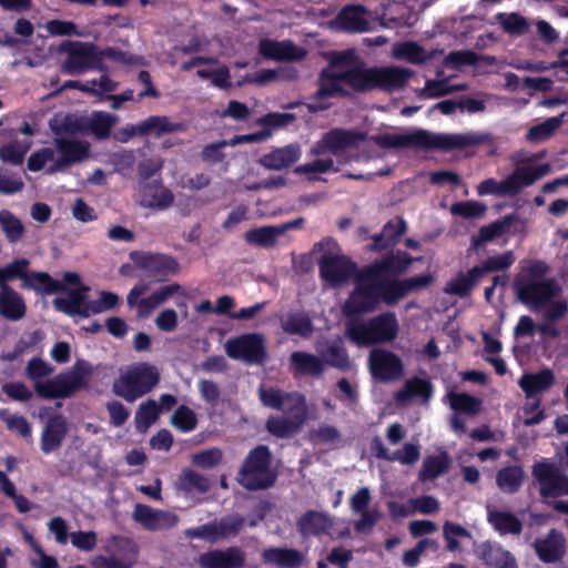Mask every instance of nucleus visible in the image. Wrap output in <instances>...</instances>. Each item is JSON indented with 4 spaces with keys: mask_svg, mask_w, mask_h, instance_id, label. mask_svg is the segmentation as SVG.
Returning a JSON list of instances; mask_svg holds the SVG:
<instances>
[{
    "mask_svg": "<svg viewBox=\"0 0 568 568\" xmlns=\"http://www.w3.org/2000/svg\"><path fill=\"white\" fill-rule=\"evenodd\" d=\"M412 75V70L395 65L365 69L353 51H346L334 55L322 71L315 98L326 99L374 88L396 91L404 88Z\"/></svg>",
    "mask_w": 568,
    "mask_h": 568,
    "instance_id": "obj_1",
    "label": "nucleus"
},
{
    "mask_svg": "<svg viewBox=\"0 0 568 568\" xmlns=\"http://www.w3.org/2000/svg\"><path fill=\"white\" fill-rule=\"evenodd\" d=\"M413 262L410 257H386L361 271L354 276V288L342 306L346 317H356L374 312L381 302L392 306L388 301L389 273H400Z\"/></svg>",
    "mask_w": 568,
    "mask_h": 568,
    "instance_id": "obj_2",
    "label": "nucleus"
},
{
    "mask_svg": "<svg viewBox=\"0 0 568 568\" xmlns=\"http://www.w3.org/2000/svg\"><path fill=\"white\" fill-rule=\"evenodd\" d=\"M549 266L545 261H529L515 276L513 288L517 300L531 310H539L557 297L561 288L554 278H547Z\"/></svg>",
    "mask_w": 568,
    "mask_h": 568,
    "instance_id": "obj_3",
    "label": "nucleus"
},
{
    "mask_svg": "<svg viewBox=\"0 0 568 568\" xmlns=\"http://www.w3.org/2000/svg\"><path fill=\"white\" fill-rule=\"evenodd\" d=\"M160 382L159 369L146 362L134 363L119 369L112 392L129 403L150 393Z\"/></svg>",
    "mask_w": 568,
    "mask_h": 568,
    "instance_id": "obj_4",
    "label": "nucleus"
},
{
    "mask_svg": "<svg viewBox=\"0 0 568 568\" xmlns=\"http://www.w3.org/2000/svg\"><path fill=\"white\" fill-rule=\"evenodd\" d=\"M398 332V320L392 312L376 315L368 321L351 320L346 325V335L357 345L390 343Z\"/></svg>",
    "mask_w": 568,
    "mask_h": 568,
    "instance_id": "obj_5",
    "label": "nucleus"
},
{
    "mask_svg": "<svg viewBox=\"0 0 568 568\" xmlns=\"http://www.w3.org/2000/svg\"><path fill=\"white\" fill-rule=\"evenodd\" d=\"M383 148H419L426 150L449 151L462 145V138L454 134L434 133L418 129L400 134H384L374 138Z\"/></svg>",
    "mask_w": 568,
    "mask_h": 568,
    "instance_id": "obj_6",
    "label": "nucleus"
},
{
    "mask_svg": "<svg viewBox=\"0 0 568 568\" xmlns=\"http://www.w3.org/2000/svg\"><path fill=\"white\" fill-rule=\"evenodd\" d=\"M548 172L547 165L520 166L501 181L493 178L486 179L477 186L480 196L493 194L497 196H514L524 186H529L541 179Z\"/></svg>",
    "mask_w": 568,
    "mask_h": 568,
    "instance_id": "obj_7",
    "label": "nucleus"
},
{
    "mask_svg": "<svg viewBox=\"0 0 568 568\" xmlns=\"http://www.w3.org/2000/svg\"><path fill=\"white\" fill-rule=\"evenodd\" d=\"M90 368L84 362H77L71 369L37 384L36 393L43 398H67L88 384Z\"/></svg>",
    "mask_w": 568,
    "mask_h": 568,
    "instance_id": "obj_8",
    "label": "nucleus"
},
{
    "mask_svg": "<svg viewBox=\"0 0 568 568\" xmlns=\"http://www.w3.org/2000/svg\"><path fill=\"white\" fill-rule=\"evenodd\" d=\"M275 480L271 469V454L266 446L250 452L239 473V481L250 490L265 489Z\"/></svg>",
    "mask_w": 568,
    "mask_h": 568,
    "instance_id": "obj_9",
    "label": "nucleus"
},
{
    "mask_svg": "<svg viewBox=\"0 0 568 568\" xmlns=\"http://www.w3.org/2000/svg\"><path fill=\"white\" fill-rule=\"evenodd\" d=\"M326 244L331 250L322 255L318 261L321 276L332 285H339L354 277L358 272L356 266L344 254H342L332 240L321 243Z\"/></svg>",
    "mask_w": 568,
    "mask_h": 568,
    "instance_id": "obj_10",
    "label": "nucleus"
},
{
    "mask_svg": "<svg viewBox=\"0 0 568 568\" xmlns=\"http://www.w3.org/2000/svg\"><path fill=\"white\" fill-rule=\"evenodd\" d=\"M149 291L148 284H138L131 288L126 296V303L130 307H136L139 317L150 316L154 310L165 303L173 295L181 293L182 287L179 284H170L154 291L150 296L140 298Z\"/></svg>",
    "mask_w": 568,
    "mask_h": 568,
    "instance_id": "obj_11",
    "label": "nucleus"
},
{
    "mask_svg": "<svg viewBox=\"0 0 568 568\" xmlns=\"http://www.w3.org/2000/svg\"><path fill=\"white\" fill-rule=\"evenodd\" d=\"M531 474L539 483V494L542 498L568 495V476L556 464L537 462L532 466Z\"/></svg>",
    "mask_w": 568,
    "mask_h": 568,
    "instance_id": "obj_12",
    "label": "nucleus"
},
{
    "mask_svg": "<svg viewBox=\"0 0 568 568\" xmlns=\"http://www.w3.org/2000/svg\"><path fill=\"white\" fill-rule=\"evenodd\" d=\"M224 349L229 357L246 363H261L266 357L264 337L257 333L230 338L225 342Z\"/></svg>",
    "mask_w": 568,
    "mask_h": 568,
    "instance_id": "obj_13",
    "label": "nucleus"
},
{
    "mask_svg": "<svg viewBox=\"0 0 568 568\" xmlns=\"http://www.w3.org/2000/svg\"><path fill=\"white\" fill-rule=\"evenodd\" d=\"M365 140V135L361 132L344 129H333L326 132L320 141H317L310 150V154L314 156L322 155L326 152L338 154Z\"/></svg>",
    "mask_w": 568,
    "mask_h": 568,
    "instance_id": "obj_14",
    "label": "nucleus"
},
{
    "mask_svg": "<svg viewBox=\"0 0 568 568\" xmlns=\"http://www.w3.org/2000/svg\"><path fill=\"white\" fill-rule=\"evenodd\" d=\"M244 526V518L240 516H230L220 521H213L200 527L185 530L184 535L189 538H200L210 542H217L223 539L235 537Z\"/></svg>",
    "mask_w": 568,
    "mask_h": 568,
    "instance_id": "obj_15",
    "label": "nucleus"
},
{
    "mask_svg": "<svg viewBox=\"0 0 568 568\" xmlns=\"http://www.w3.org/2000/svg\"><path fill=\"white\" fill-rule=\"evenodd\" d=\"M525 227L517 212H513L478 230L477 235L471 236V246L478 248L486 242L493 241L506 234L516 235Z\"/></svg>",
    "mask_w": 568,
    "mask_h": 568,
    "instance_id": "obj_16",
    "label": "nucleus"
},
{
    "mask_svg": "<svg viewBox=\"0 0 568 568\" xmlns=\"http://www.w3.org/2000/svg\"><path fill=\"white\" fill-rule=\"evenodd\" d=\"M368 365L373 377L382 382L398 379L404 374L402 359L386 349H373L369 353Z\"/></svg>",
    "mask_w": 568,
    "mask_h": 568,
    "instance_id": "obj_17",
    "label": "nucleus"
},
{
    "mask_svg": "<svg viewBox=\"0 0 568 568\" xmlns=\"http://www.w3.org/2000/svg\"><path fill=\"white\" fill-rule=\"evenodd\" d=\"M285 413L287 416L271 417L266 422L267 430L277 437H288L298 432L307 416L305 398L295 399V406Z\"/></svg>",
    "mask_w": 568,
    "mask_h": 568,
    "instance_id": "obj_18",
    "label": "nucleus"
},
{
    "mask_svg": "<svg viewBox=\"0 0 568 568\" xmlns=\"http://www.w3.org/2000/svg\"><path fill=\"white\" fill-rule=\"evenodd\" d=\"M516 257L513 251H506L501 254L486 257L479 265L470 268L464 275V295L479 283L490 272H505L515 262Z\"/></svg>",
    "mask_w": 568,
    "mask_h": 568,
    "instance_id": "obj_19",
    "label": "nucleus"
},
{
    "mask_svg": "<svg viewBox=\"0 0 568 568\" xmlns=\"http://www.w3.org/2000/svg\"><path fill=\"white\" fill-rule=\"evenodd\" d=\"M99 61V55L92 45L75 43L70 48L61 69L68 74H80L89 69H95Z\"/></svg>",
    "mask_w": 568,
    "mask_h": 568,
    "instance_id": "obj_20",
    "label": "nucleus"
},
{
    "mask_svg": "<svg viewBox=\"0 0 568 568\" xmlns=\"http://www.w3.org/2000/svg\"><path fill=\"white\" fill-rule=\"evenodd\" d=\"M532 547L540 561L556 564L566 554V539L561 531L552 528L545 537L536 538Z\"/></svg>",
    "mask_w": 568,
    "mask_h": 568,
    "instance_id": "obj_21",
    "label": "nucleus"
},
{
    "mask_svg": "<svg viewBox=\"0 0 568 568\" xmlns=\"http://www.w3.org/2000/svg\"><path fill=\"white\" fill-rule=\"evenodd\" d=\"M132 517L148 530L169 529L179 521L178 515L172 511L153 509L141 504L134 507Z\"/></svg>",
    "mask_w": 568,
    "mask_h": 568,
    "instance_id": "obj_22",
    "label": "nucleus"
},
{
    "mask_svg": "<svg viewBox=\"0 0 568 568\" xmlns=\"http://www.w3.org/2000/svg\"><path fill=\"white\" fill-rule=\"evenodd\" d=\"M173 200L172 192L160 182L142 183L139 186L138 202L143 207L165 210Z\"/></svg>",
    "mask_w": 568,
    "mask_h": 568,
    "instance_id": "obj_23",
    "label": "nucleus"
},
{
    "mask_svg": "<svg viewBox=\"0 0 568 568\" xmlns=\"http://www.w3.org/2000/svg\"><path fill=\"white\" fill-rule=\"evenodd\" d=\"M54 145L59 148L60 165H63L64 170L90 158L91 145L88 141L55 138Z\"/></svg>",
    "mask_w": 568,
    "mask_h": 568,
    "instance_id": "obj_24",
    "label": "nucleus"
},
{
    "mask_svg": "<svg viewBox=\"0 0 568 568\" xmlns=\"http://www.w3.org/2000/svg\"><path fill=\"white\" fill-rule=\"evenodd\" d=\"M302 155V148L298 143H291L281 148L273 149L264 154L260 164L267 170L281 171L296 163Z\"/></svg>",
    "mask_w": 568,
    "mask_h": 568,
    "instance_id": "obj_25",
    "label": "nucleus"
},
{
    "mask_svg": "<svg viewBox=\"0 0 568 568\" xmlns=\"http://www.w3.org/2000/svg\"><path fill=\"white\" fill-rule=\"evenodd\" d=\"M260 52L263 57L273 60H301L306 54L304 49L296 47L292 41L270 39L260 42Z\"/></svg>",
    "mask_w": 568,
    "mask_h": 568,
    "instance_id": "obj_26",
    "label": "nucleus"
},
{
    "mask_svg": "<svg viewBox=\"0 0 568 568\" xmlns=\"http://www.w3.org/2000/svg\"><path fill=\"white\" fill-rule=\"evenodd\" d=\"M203 568H241L244 564V554L236 547L226 550H214L200 556Z\"/></svg>",
    "mask_w": 568,
    "mask_h": 568,
    "instance_id": "obj_27",
    "label": "nucleus"
},
{
    "mask_svg": "<svg viewBox=\"0 0 568 568\" xmlns=\"http://www.w3.org/2000/svg\"><path fill=\"white\" fill-rule=\"evenodd\" d=\"M68 433L67 420L61 415L49 418L41 434V449L44 454L57 450Z\"/></svg>",
    "mask_w": 568,
    "mask_h": 568,
    "instance_id": "obj_28",
    "label": "nucleus"
},
{
    "mask_svg": "<svg viewBox=\"0 0 568 568\" xmlns=\"http://www.w3.org/2000/svg\"><path fill=\"white\" fill-rule=\"evenodd\" d=\"M554 384L555 374L550 368L524 374L518 381V385L527 398H534L538 394L547 392Z\"/></svg>",
    "mask_w": 568,
    "mask_h": 568,
    "instance_id": "obj_29",
    "label": "nucleus"
},
{
    "mask_svg": "<svg viewBox=\"0 0 568 568\" xmlns=\"http://www.w3.org/2000/svg\"><path fill=\"white\" fill-rule=\"evenodd\" d=\"M332 24L347 32H364L368 29L366 10L362 6H349L341 10Z\"/></svg>",
    "mask_w": 568,
    "mask_h": 568,
    "instance_id": "obj_30",
    "label": "nucleus"
},
{
    "mask_svg": "<svg viewBox=\"0 0 568 568\" xmlns=\"http://www.w3.org/2000/svg\"><path fill=\"white\" fill-rule=\"evenodd\" d=\"M433 282V275L420 274L417 276H413L403 281L392 280L388 277L389 285V294L388 301L393 302L395 305L398 301H400L408 293L416 292L429 286Z\"/></svg>",
    "mask_w": 568,
    "mask_h": 568,
    "instance_id": "obj_31",
    "label": "nucleus"
},
{
    "mask_svg": "<svg viewBox=\"0 0 568 568\" xmlns=\"http://www.w3.org/2000/svg\"><path fill=\"white\" fill-rule=\"evenodd\" d=\"M26 312L23 297L9 285H0V315L10 321H19Z\"/></svg>",
    "mask_w": 568,
    "mask_h": 568,
    "instance_id": "obj_32",
    "label": "nucleus"
},
{
    "mask_svg": "<svg viewBox=\"0 0 568 568\" xmlns=\"http://www.w3.org/2000/svg\"><path fill=\"white\" fill-rule=\"evenodd\" d=\"M88 288L84 286L69 291L65 295L53 300V305L58 311L68 315H88L90 306L85 304Z\"/></svg>",
    "mask_w": 568,
    "mask_h": 568,
    "instance_id": "obj_33",
    "label": "nucleus"
},
{
    "mask_svg": "<svg viewBox=\"0 0 568 568\" xmlns=\"http://www.w3.org/2000/svg\"><path fill=\"white\" fill-rule=\"evenodd\" d=\"M130 541L123 537L112 536L106 540L105 550L111 552V556H97L92 560V565L95 568H132L135 562V558H124L121 559L113 555V551L116 548H122L129 545Z\"/></svg>",
    "mask_w": 568,
    "mask_h": 568,
    "instance_id": "obj_34",
    "label": "nucleus"
},
{
    "mask_svg": "<svg viewBox=\"0 0 568 568\" xmlns=\"http://www.w3.org/2000/svg\"><path fill=\"white\" fill-rule=\"evenodd\" d=\"M487 520L499 535L519 536L523 531L521 520L507 510L488 509Z\"/></svg>",
    "mask_w": 568,
    "mask_h": 568,
    "instance_id": "obj_35",
    "label": "nucleus"
},
{
    "mask_svg": "<svg viewBox=\"0 0 568 568\" xmlns=\"http://www.w3.org/2000/svg\"><path fill=\"white\" fill-rule=\"evenodd\" d=\"M432 396L433 387L428 381L412 378L406 381L404 387L395 393L394 398L397 403L406 405L415 398H422L423 403H428Z\"/></svg>",
    "mask_w": 568,
    "mask_h": 568,
    "instance_id": "obj_36",
    "label": "nucleus"
},
{
    "mask_svg": "<svg viewBox=\"0 0 568 568\" xmlns=\"http://www.w3.org/2000/svg\"><path fill=\"white\" fill-rule=\"evenodd\" d=\"M139 265L150 275L162 280L178 271V263L170 256L159 254H145L141 256Z\"/></svg>",
    "mask_w": 568,
    "mask_h": 568,
    "instance_id": "obj_37",
    "label": "nucleus"
},
{
    "mask_svg": "<svg viewBox=\"0 0 568 568\" xmlns=\"http://www.w3.org/2000/svg\"><path fill=\"white\" fill-rule=\"evenodd\" d=\"M290 368L294 374L318 376L324 369V362L311 353L293 352L290 356Z\"/></svg>",
    "mask_w": 568,
    "mask_h": 568,
    "instance_id": "obj_38",
    "label": "nucleus"
},
{
    "mask_svg": "<svg viewBox=\"0 0 568 568\" xmlns=\"http://www.w3.org/2000/svg\"><path fill=\"white\" fill-rule=\"evenodd\" d=\"M258 397L264 406L278 409L282 412H286V409L294 407L295 399L304 398V396L297 393H283L273 387H261L258 389Z\"/></svg>",
    "mask_w": 568,
    "mask_h": 568,
    "instance_id": "obj_39",
    "label": "nucleus"
},
{
    "mask_svg": "<svg viewBox=\"0 0 568 568\" xmlns=\"http://www.w3.org/2000/svg\"><path fill=\"white\" fill-rule=\"evenodd\" d=\"M298 527L304 536L326 534L333 527V519L325 513L308 511L298 520Z\"/></svg>",
    "mask_w": 568,
    "mask_h": 568,
    "instance_id": "obj_40",
    "label": "nucleus"
},
{
    "mask_svg": "<svg viewBox=\"0 0 568 568\" xmlns=\"http://www.w3.org/2000/svg\"><path fill=\"white\" fill-rule=\"evenodd\" d=\"M60 152L59 148L53 144L52 148H44L32 153L28 160V169L37 172L43 169L47 164L49 165L48 172L53 173L63 171V165H60Z\"/></svg>",
    "mask_w": 568,
    "mask_h": 568,
    "instance_id": "obj_41",
    "label": "nucleus"
},
{
    "mask_svg": "<svg viewBox=\"0 0 568 568\" xmlns=\"http://www.w3.org/2000/svg\"><path fill=\"white\" fill-rule=\"evenodd\" d=\"M525 471L518 465H510L500 468L496 475L498 488L506 494H515L523 486Z\"/></svg>",
    "mask_w": 568,
    "mask_h": 568,
    "instance_id": "obj_42",
    "label": "nucleus"
},
{
    "mask_svg": "<svg viewBox=\"0 0 568 568\" xmlns=\"http://www.w3.org/2000/svg\"><path fill=\"white\" fill-rule=\"evenodd\" d=\"M263 559L266 564L280 568H296L302 562V556L296 550L285 548H268L263 551Z\"/></svg>",
    "mask_w": 568,
    "mask_h": 568,
    "instance_id": "obj_43",
    "label": "nucleus"
},
{
    "mask_svg": "<svg viewBox=\"0 0 568 568\" xmlns=\"http://www.w3.org/2000/svg\"><path fill=\"white\" fill-rule=\"evenodd\" d=\"M284 233L285 227L273 225L262 226L247 231L245 233V240L252 245L270 247L274 246L278 237H281Z\"/></svg>",
    "mask_w": 568,
    "mask_h": 568,
    "instance_id": "obj_44",
    "label": "nucleus"
},
{
    "mask_svg": "<svg viewBox=\"0 0 568 568\" xmlns=\"http://www.w3.org/2000/svg\"><path fill=\"white\" fill-rule=\"evenodd\" d=\"M22 286L43 294H51L62 290V285L44 272H28Z\"/></svg>",
    "mask_w": 568,
    "mask_h": 568,
    "instance_id": "obj_45",
    "label": "nucleus"
},
{
    "mask_svg": "<svg viewBox=\"0 0 568 568\" xmlns=\"http://www.w3.org/2000/svg\"><path fill=\"white\" fill-rule=\"evenodd\" d=\"M144 131L146 134H154L160 138L164 134L181 132L184 130L183 124L172 122L168 116L152 115L143 120Z\"/></svg>",
    "mask_w": 568,
    "mask_h": 568,
    "instance_id": "obj_46",
    "label": "nucleus"
},
{
    "mask_svg": "<svg viewBox=\"0 0 568 568\" xmlns=\"http://www.w3.org/2000/svg\"><path fill=\"white\" fill-rule=\"evenodd\" d=\"M160 415V406L154 399H148L141 403L135 412V428L140 433L146 429L156 422Z\"/></svg>",
    "mask_w": 568,
    "mask_h": 568,
    "instance_id": "obj_47",
    "label": "nucleus"
},
{
    "mask_svg": "<svg viewBox=\"0 0 568 568\" xmlns=\"http://www.w3.org/2000/svg\"><path fill=\"white\" fill-rule=\"evenodd\" d=\"M562 115L551 116L544 122L532 125L526 133V140L532 143L550 139L556 130L562 124Z\"/></svg>",
    "mask_w": 568,
    "mask_h": 568,
    "instance_id": "obj_48",
    "label": "nucleus"
},
{
    "mask_svg": "<svg viewBox=\"0 0 568 568\" xmlns=\"http://www.w3.org/2000/svg\"><path fill=\"white\" fill-rule=\"evenodd\" d=\"M495 19L508 34L523 36L529 30L527 19L517 12H499L495 16Z\"/></svg>",
    "mask_w": 568,
    "mask_h": 568,
    "instance_id": "obj_49",
    "label": "nucleus"
},
{
    "mask_svg": "<svg viewBox=\"0 0 568 568\" xmlns=\"http://www.w3.org/2000/svg\"><path fill=\"white\" fill-rule=\"evenodd\" d=\"M0 227L6 234L8 241L11 243L21 241L26 233V229L21 220L8 210L0 211Z\"/></svg>",
    "mask_w": 568,
    "mask_h": 568,
    "instance_id": "obj_50",
    "label": "nucleus"
},
{
    "mask_svg": "<svg viewBox=\"0 0 568 568\" xmlns=\"http://www.w3.org/2000/svg\"><path fill=\"white\" fill-rule=\"evenodd\" d=\"M116 122V115L105 112H94L89 118L88 128L97 139H105L109 136L111 129Z\"/></svg>",
    "mask_w": 568,
    "mask_h": 568,
    "instance_id": "obj_51",
    "label": "nucleus"
},
{
    "mask_svg": "<svg viewBox=\"0 0 568 568\" xmlns=\"http://www.w3.org/2000/svg\"><path fill=\"white\" fill-rule=\"evenodd\" d=\"M406 232V223L402 219L388 222L382 233L374 237L373 248L379 250L396 242Z\"/></svg>",
    "mask_w": 568,
    "mask_h": 568,
    "instance_id": "obj_52",
    "label": "nucleus"
},
{
    "mask_svg": "<svg viewBox=\"0 0 568 568\" xmlns=\"http://www.w3.org/2000/svg\"><path fill=\"white\" fill-rule=\"evenodd\" d=\"M483 557L487 565L495 568H518L514 555L501 547H488L484 550Z\"/></svg>",
    "mask_w": 568,
    "mask_h": 568,
    "instance_id": "obj_53",
    "label": "nucleus"
},
{
    "mask_svg": "<svg viewBox=\"0 0 568 568\" xmlns=\"http://www.w3.org/2000/svg\"><path fill=\"white\" fill-rule=\"evenodd\" d=\"M53 372L54 367L39 357L31 358L26 366V376L33 383L34 390L37 384H42Z\"/></svg>",
    "mask_w": 568,
    "mask_h": 568,
    "instance_id": "obj_54",
    "label": "nucleus"
},
{
    "mask_svg": "<svg viewBox=\"0 0 568 568\" xmlns=\"http://www.w3.org/2000/svg\"><path fill=\"white\" fill-rule=\"evenodd\" d=\"M448 464L449 460L446 454L430 456L424 460L419 478L422 480L435 478L447 470Z\"/></svg>",
    "mask_w": 568,
    "mask_h": 568,
    "instance_id": "obj_55",
    "label": "nucleus"
},
{
    "mask_svg": "<svg viewBox=\"0 0 568 568\" xmlns=\"http://www.w3.org/2000/svg\"><path fill=\"white\" fill-rule=\"evenodd\" d=\"M282 328L287 334L307 337L313 332V325L308 317L293 314L282 321Z\"/></svg>",
    "mask_w": 568,
    "mask_h": 568,
    "instance_id": "obj_56",
    "label": "nucleus"
},
{
    "mask_svg": "<svg viewBox=\"0 0 568 568\" xmlns=\"http://www.w3.org/2000/svg\"><path fill=\"white\" fill-rule=\"evenodd\" d=\"M322 361L339 369H347L351 366L348 356L339 342H335L327 349L318 348Z\"/></svg>",
    "mask_w": 568,
    "mask_h": 568,
    "instance_id": "obj_57",
    "label": "nucleus"
},
{
    "mask_svg": "<svg viewBox=\"0 0 568 568\" xmlns=\"http://www.w3.org/2000/svg\"><path fill=\"white\" fill-rule=\"evenodd\" d=\"M392 55L396 59H405L412 63H419L426 60V53L415 42H403L394 45Z\"/></svg>",
    "mask_w": 568,
    "mask_h": 568,
    "instance_id": "obj_58",
    "label": "nucleus"
},
{
    "mask_svg": "<svg viewBox=\"0 0 568 568\" xmlns=\"http://www.w3.org/2000/svg\"><path fill=\"white\" fill-rule=\"evenodd\" d=\"M30 262L27 258H18L0 267V285H8L9 281L20 278L22 282L28 273Z\"/></svg>",
    "mask_w": 568,
    "mask_h": 568,
    "instance_id": "obj_59",
    "label": "nucleus"
},
{
    "mask_svg": "<svg viewBox=\"0 0 568 568\" xmlns=\"http://www.w3.org/2000/svg\"><path fill=\"white\" fill-rule=\"evenodd\" d=\"M30 146L31 143L28 141H13L0 149V158L4 162L21 164Z\"/></svg>",
    "mask_w": 568,
    "mask_h": 568,
    "instance_id": "obj_60",
    "label": "nucleus"
},
{
    "mask_svg": "<svg viewBox=\"0 0 568 568\" xmlns=\"http://www.w3.org/2000/svg\"><path fill=\"white\" fill-rule=\"evenodd\" d=\"M171 423L179 430L187 433L195 429L197 425V418L191 408L182 405L178 407L171 416Z\"/></svg>",
    "mask_w": 568,
    "mask_h": 568,
    "instance_id": "obj_61",
    "label": "nucleus"
},
{
    "mask_svg": "<svg viewBox=\"0 0 568 568\" xmlns=\"http://www.w3.org/2000/svg\"><path fill=\"white\" fill-rule=\"evenodd\" d=\"M0 418L10 430L18 433L24 438L31 437V427L26 417L11 414L7 409H1Z\"/></svg>",
    "mask_w": 568,
    "mask_h": 568,
    "instance_id": "obj_62",
    "label": "nucleus"
},
{
    "mask_svg": "<svg viewBox=\"0 0 568 568\" xmlns=\"http://www.w3.org/2000/svg\"><path fill=\"white\" fill-rule=\"evenodd\" d=\"M201 79H209L214 87L225 89L231 87V73L227 67L219 65L214 70L199 69L196 72Z\"/></svg>",
    "mask_w": 568,
    "mask_h": 568,
    "instance_id": "obj_63",
    "label": "nucleus"
},
{
    "mask_svg": "<svg viewBox=\"0 0 568 568\" xmlns=\"http://www.w3.org/2000/svg\"><path fill=\"white\" fill-rule=\"evenodd\" d=\"M179 487L185 491L203 493L209 489V481L193 470H185L179 479Z\"/></svg>",
    "mask_w": 568,
    "mask_h": 568,
    "instance_id": "obj_64",
    "label": "nucleus"
}]
</instances>
